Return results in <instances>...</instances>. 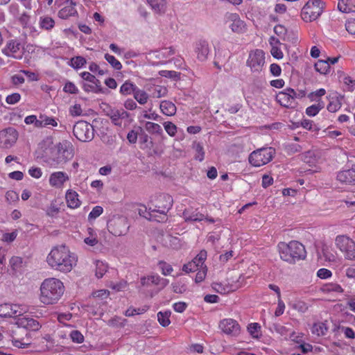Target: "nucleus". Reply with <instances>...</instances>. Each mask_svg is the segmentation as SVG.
<instances>
[{
	"label": "nucleus",
	"mask_w": 355,
	"mask_h": 355,
	"mask_svg": "<svg viewBox=\"0 0 355 355\" xmlns=\"http://www.w3.org/2000/svg\"><path fill=\"white\" fill-rule=\"evenodd\" d=\"M48 264L54 270L70 272L76 266L77 257L64 245L53 248L46 258Z\"/></svg>",
	"instance_id": "1"
},
{
	"label": "nucleus",
	"mask_w": 355,
	"mask_h": 355,
	"mask_svg": "<svg viewBox=\"0 0 355 355\" xmlns=\"http://www.w3.org/2000/svg\"><path fill=\"white\" fill-rule=\"evenodd\" d=\"M64 291L63 283L55 278H48L40 286V300L44 304L57 303Z\"/></svg>",
	"instance_id": "2"
},
{
	"label": "nucleus",
	"mask_w": 355,
	"mask_h": 355,
	"mask_svg": "<svg viewBox=\"0 0 355 355\" xmlns=\"http://www.w3.org/2000/svg\"><path fill=\"white\" fill-rule=\"evenodd\" d=\"M277 248L280 258L289 263H295L297 261L306 257L304 246L297 241H291L288 243L280 242Z\"/></svg>",
	"instance_id": "3"
},
{
	"label": "nucleus",
	"mask_w": 355,
	"mask_h": 355,
	"mask_svg": "<svg viewBox=\"0 0 355 355\" xmlns=\"http://www.w3.org/2000/svg\"><path fill=\"white\" fill-rule=\"evenodd\" d=\"M56 153L52 158L54 165H63L73 157V148L68 140H63L55 146Z\"/></svg>",
	"instance_id": "4"
},
{
	"label": "nucleus",
	"mask_w": 355,
	"mask_h": 355,
	"mask_svg": "<svg viewBox=\"0 0 355 355\" xmlns=\"http://www.w3.org/2000/svg\"><path fill=\"white\" fill-rule=\"evenodd\" d=\"M323 10L322 3L319 0H310L302 8L301 16L305 21H312L318 19Z\"/></svg>",
	"instance_id": "5"
},
{
	"label": "nucleus",
	"mask_w": 355,
	"mask_h": 355,
	"mask_svg": "<svg viewBox=\"0 0 355 355\" xmlns=\"http://www.w3.org/2000/svg\"><path fill=\"white\" fill-rule=\"evenodd\" d=\"M275 154V149L262 148L253 151L249 156V162L254 166L259 167L270 162Z\"/></svg>",
	"instance_id": "6"
},
{
	"label": "nucleus",
	"mask_w": 355,
	"mask_h": 355,
	"mask_svg": "<svg viewBox=\"0 0 355 355\" xmlns=\"http://www.w3.org/2000/svg\"><path fill=\"white\" fill-rule=\"evenodd\" d=\"M73 133L80 141L88 142L94 137V129L92 125L85 121H80L73 125Z\"/></svg>",
	"instance_id": "7"
},
{
	"label": "nucleus",
	"mask_w": 355,
	"mask_h": 355,
	"mask_svg": "<svg viewBox=\"0 0 355 355\" xmlns=\"http://www.w3.org/2000/svg\"><path fill=\"white\" fill-rule=\"evenodd\" d=\"M29 335L30 333L27 332L26 329H23L21 326L16 323L10 329V336L12 341L15 347L21 348L25 345L29 344Z\"/></svg>",
	"instance_id": "8"
},
{
	"label": "nucleus",
	"mask_w": 355,
	"mask_h": 355,
	"mask_svg": "<svg viewBox=\"0 0 355 355\" xmlns=\"http://www.w3.org/2000/svg\"><path fill=\"white\" fill-rule=\"evenodd\" d=\"M108 231L116 236L125 234L129 229L126 218L123 216L113 217L107 223Z\"/></svg>",
	"instance_id": "9"
},
{
	"label": "nucleus",
	"mask_w": 355,
	"mask_h": 355,
	"mask_svg": "<svg viewBox=\"0 0 355 355\" xmlns=\"http://www.w3.org/2000/svg\"><path fill=\"white\" fill-rule=\"evenodd\" d=\"M2 53L8 57L21 60L24 55V47L19 40L12 39L7 42L6 46L2 49Z\"/></svg>",
	"instance_id": "10"
},
{
	"label": "nucleus",
	"mask_w": 355,
	"mask_h": 355,
	"mask_svg": "<svg viewBox=\"0 0 355 355\" xmlns=\"http://www.w3.org/2000/svg\"><path fill=\"white\" fill-rule=\"evenodd\" d=\"M264 63L265 53L262 50L256 49L250 52L248 59L247 60V66L251 69L252 71H261Z\"/></svg>",
	"instance_id": "11"
},
{
	"label": "nucleus",
	"mask_w": 355,
	"mask_h": 355,
	"mask_svg": "<svg viewBox=\"0 0 355 355\" xmlns=\"http://www.w3.org/2000/svg\"><path fill=\"white\" fill-rule=\"evenodd\" d=\"M18 132L13 128H8L0 131V148H10L17 141Z\"/></svg>",
	"instance_id": "12"
},
{
	"label": "nucleus",
	"mask_w": 355,
	"mask_h": 355,
	"mask_svg": "<svg viewBox=\"0 0 355 355\" xmlns=\"http://www.w3.org/2000/svg\"><path fill=\"white\" fill-rule=\"evenodd\" d=\"M219 327L227 335L236 336L240 334V325L236 320L232 318L221 320Z\"/></svg>",
	"instance_id": "13"
},
{
	"label": "nucleus",
	"mask_w": 355,
	"mask_h": 355,
	"mask_svg": "<svg viewBox=\"0 0 355 355\" xmlns=\"http://www.w3.org/2000/svg\"><path fill=\"white\" fill-rule=\"evenodd\" d=\"M24 309L17 304L5 303L0 304L1 318H15L21 315Z\"/></svg>",
	"instance_id": "14"
},
{
	"label": "nucleus",
	"mask_w": 355,
	"mask_h": 355,
	"mask_svg": "<svg viewBox=\"0 0 355 355\" xmlns=\"http://www.w3.org/2000/svg\"><path fill=\"white\" fill-rule=\"evenodd\" d=\"M173 205V198L167 194L160 195L157 198V203L153 211L159 212L166 215Z\"/></svg>",
	"instance_id": "15"
},
{
	"label": "nucleus",
	"mask_w": 355,
	"mask_h": 355,
	"mask_svg": "<svg viewBox=\"0 0 355 355\" xmlns=\"http://www.w3.org/2000/svg\"><path fill=\"white\" fill-rule=\"evenodd\" d=\"M17 321V324L28 333L29 331H38L42 327L37 320L31 318L23 317L19 318Z\"/></svg>",
	"instance_id": "16"
},
{
	"label": "nucleus",
	"mask_w": 355,
	"mask_h": 355,
	"mask_svg": "<svg viewBox=\"0 0 355 355\" xmlns=\"http://www.w3.org/2000/svg\"><path fill=\"white\" fill-rule=\"evenodd\" d=\"M337 180L343 184H355V165L352 168L340 171Z\"/></svg>",
	"instance_id": "17"
},
{
	"label": "nucleus",
	"mask_w": 355,
	"mask_h": 355,
	"mask_svg": "<svg viewBox=\"0 0 355 355\" xmlns=\"http://www.w3.org/2000/svg\"><path fill=\"white\" fill-rule=\"evenodd\" d=\"M209 51L210 49L207 41L200 40L196 43L195 52L200 61H205L207 59Z\"/></svg>",
	"instance_id": "18"
},
{
	"label": "nucleus",
	"mask_w": 355,
	"mask_h": 355,
	"mask_svg": "<svg viewBox=\"0 0 355 355\" xmlns=\"http://www.w3.org/2000/svg\"><path fill=\"white\" fill-rule=\"evenodd\" d=\"M67 180L69 176L67 173L62 171L54 172L50 175L49 184L52 187L60 188Z\"/></svg>",
	"instance_id": "19"
},
{
	"label": "nucleus",
	"mask_w": 355,
	"mask_h": 355,
	"mask_svg": "<svg viewBox=\"0 0 355 355\" xmlns=\"http://www.w3.org/2000/svg\"><path fill=\"white\" fill-rule=\"evenodd\" d=\"M327 98L329 101L327 107L328 111L336 112L341 107L343 96L338 95L336 93H334L330 94Z\"/></svg>",
	"instance_id": "20"
},
{
	"label": "nucleus",
	"mask_w": 355,
	"mask_h": 355,
	"mask_svg": "<svg viewBox=\"0 0 355 355\" xmlns=\"http://www.w3.org/2000/svg\"><path fill=\"white\" fill-rule=\"evenodd\" d=\"M230 19L232 23L230 25V28L233 32L235 33H243L245 30V24L241 20L239 15L233 14L231 15Z\"/></svg>",
	"instance_id": "21"
},
{
	"label": "nucleus",
	"mask_w": 355,
	"mask_h": 355,
	"mask_svg": "<svg viewBox=\"0 0 355 355\" xmlns=\"http://www.w3.org/2000/svg\"><path fill=\"white\" fill-rule=\"evenodd\" d=\"M67 3V4L58 12V16L62 19H67L71 16L77 15V10L75 8L76 3L71 1L70 3Z\"/></svg>",
	"instance_id": "22"
},
{
	"label": "nucleus",
	"mask_w": 355,
	"mask_h": 355,
	"mask_svg": "<svg viewBox=\"0 0 355 355\" xmlns=\"http://www.w3.org/2000/svg\"><path fill=\"white\" fill-rule=\"evenodd\" d=\"M277 100L281 105L286 107H293L294 104L292 100V96L290 92H286V89L283 92H280L277 95Z\"/></svg>",
	"instance_id": "23"
},
{
	"label": "nucleus",
	"mask_w": 355,
	"mask_h": 355,
	"mask_svg": "<svg viewBox=\"0 0 355 355\" xmlns=\"http://www.w3.org/2000/svg\"><path fill=\"white\" fill-rule=\"evenodd\" d=\"M336 245L344 252L347 248L354 246V241L346 236L340 235L336 238Z\"/></svg>",
	"instance_id": "24"
},
{
	"label": "nucleus",
	"mask_w": 355,
	"mask_h": 355,
	"mask_svg": "<svg viewBox=\"0 0 355 355\" xmlns=\"http://www.w3.org/2000/svg\"><path fill=\"white\" fill-rule=\"evenodd\" d=\"M152 9L157 13H164L166 9V0H147Z\"/></svg>",
	"instance_id": "25"
},
{
	"label": "nucleus",
	"mask_w": 355,
	"mask_h": 355,
	"mask_svg": "<svg viewBox=\"0 0 355 355\" xmlns=\"http://www.w3.org/2000/svg\"><path fill=\"white\" fill-rule=\"evenodd\" d=\"M212 288L217 293L224 295L234 291L233 286L230 284L214 282L211 284Z\"/></svg>",
	"instance_id": "26"
},
{
	"label": "nucleus",
	"mask_w": 355,
	"mask_h": 355,
	"mask_svg": "<svg viewBox=\"0 0 355 355\" xmlns=\"http://www.w3.org/2000/svg\"><path fill=\"white\" fill-rule=\"evenodd\" d=\"M160 109L162 113L166 116H173L176 112V107L171 101H163L160 103Z\"/></svg>",
	"instance_id": "27"
},
{
	"label": "nucleus",
	"mask_w": 355,
	"mask_h": 355,
	"mask_svg": "<svg viewBox=\"0 0 355 355\" xmlns=\"http://www.w3.org/2000/svg\"><path fill=\"white\" fill-rule=\"evenodd\" d=\"M78 193L76 191H68L66 193V200L67 205L70 208H77L80 205V201L78 198Z\"/></svg>",
	"instance_id": "28"
},
{
	"label": "nucleus",
	"mask_w": 355,
	"mask_h": 355,
	"mask_svg": "<svg viewBox=\"0 0 355 355\" xmlns=\"http://www.w3.org/2000/svg\"><path fill=\"white\" fill-rule=\"evenodd\" d=\"M182 216L185 221H201L204 220L205 216L199 212H191L189 209H185Z\"/></svg>",
	"instance_id": "29"
},
{
	"label": "nucleus",
	"mask_w": 355,
	"mask_h": 355,
	"mask_svg": "<svg viewBox=\"0 0 355 355\" xmlns=\"http://www.w3.org/2000/svg\"><path fill=\"white\" fill-rule=\"evenodd\" d=\"M320 289L324 293H329L331 292L341 293L344 291L343 288L340 284L332 282L322 285Z\"/></svg>",
	"instance_id": "30"
},
{
	"label": "nucleus",
	"mask_w": 355,
	"mask_h": 355,
	"mask_svg": "<svg viewBox=\"0 0 355 355\" xmlns=\"http://www.w3.org/2000/svg\"><path fill=\"white\" fill-rule=\"evenodd\" d=\"M137 87L130 80H126L120 87L119 92L123 96L134 94Z\"/></svg>",
	"instance_id": "31"
},
{
	"label": "nucleus",
	"mask_w": 355,
	"mask_h": 355,
	"mask_svg": "<svg viewBox=\"0 0 355 355\" xmlns=\"http://www.w3.org/2000/svg\"><path fill=\"white\" fill-rule=\"evenodd\" d=\"M173 54H174V51L173 49H170L169 51H167V49H166L164 50V51H150L148 53V57L150 59L157 58V59L160 60V59L166 58H167V56H168L170 55H173Z\"/></svg>",
	"instance_id": "32"
},
{
	"label": "nucleus",
	"mask_w": 355,
	"mask_h": 355,
	"mask_svg": "<svg viewBox=\"0 0 355 355\" xmlns=\"http://www.w3.org/2000/svg\"><path fill=\"white\" fill-rule=\"evenodd\" d=\"M301 159L306 164H309V166H315L316 164L317 159L315 156V154L313 151L308 150L304 153L301 155Z\"/></svg>",
	"instance_id": "33"
},
{
	"label": "nucleus",
	"mask_w": 355,
	"mask_h": 355,
	"mask_svg": "<svg viewBox=\"0 0 355 355\" xmlns=\"http://www.w3.org/2000/svg\"><path fill=\"white\" fill-rule=\"evenodd\" d=\"M171 312L170 311H159L157 313V319L159 322V324L162 327H167L170 324V316H171Z\"/></svg>",
	"instance_id": "34"
},
{
	"label": "nucleus",
	"mask_w": 355,
	"mask_h": 355,
	"mask_svg": "<svg viewBox=\"0 0 355 355\" xmlns=\"http://www.w3.org/2000/svg\"><path fill=\"white\" fill-rule=\"evenodd\" d=\"M133 94L135 99L141 105H144L147 103L148 96L144 90H141L137 87Z\"/></svg>",
	"instance_id": "35"
},
{
	"label": "nucleus",
	"mask_w": 355,
	"mask_h": 355,
	"mask_svg": "<svg viewBox=\"0 0 355 355\" xmlns=\"http://www.w3.org/2000/svg\"><path fill=\"white\" fill-rule=\"evenodd\" d=\"M312 333L317 336H324L327 331V327L323 322L315 323L312 327Z\"/></svg>",
	"instance_id": "36"
},
{
	"label": "nucleus",
	"mask_w": 355,
	"mask_h": 355,
	"mask_svg": "<svg viewBox=\"0 0 355 355\" xmlns=\"http://www.w3.org/2000/svg\"><path fill=\"white\" fill-rule=\"evenodd\" d=\"M315 69L317 71H318L319 73H320L321 74H326L328 71L329 70V62H327L326 60H318L315 64Z\"/></svg>",
	"instance_id": "37"
},
{
	"label": "nucleus",
	"mask_w": 355,
	"mask_h": 355,
	"mask_svg": "<svg viewBox=\"0 0 355 355\" xmlns=\"http://www.w3.org/2000/svg\"><path fill=\"white\" fill-rule=\"evenodd\" d=\"M348 0H340L338 3V10L344 13H349L355 11V6L347 3Z\"/></svg>",
	"instance_id": "38"
},
{
	"label": "nucleus",
	"mask_w": 355,
	"mask_h": 355,
	"mask_svg": "<svg viewBox=\"0 0 355 355\" xmlns=\"http://www.w3.org/2000/svg\"><path fill=\"white\" fill-rule=\"evenodd\" d=\"M145 128L150 133L162 134L163 131L159 124L150 121L146 123Z\"/></svg>",
	"instance_id": "39"
},
{
	"label": "nucleus",
	"mask_w": 355,
	"mask_h": 355,
	"mask_svg": "<svg viewBox=\"0 0 355 355\" xmlns=\"http://www.w3.org/2000/svg\"><path fill=\"white\" fill-rule=\"evenodd\" d=\"M105 59L114 69L120 70L122 68L121 63L114 56L106 53L105 54Z\"/></svg>",
	"instance_id": "40"
},
{
	"label": "nucleus",
	"mask_w": 355,
	"mask_h": 355,
	"mask_svg": "<svg viewBox=\"0 0 355 355\" xmlns=\"http://www.w3.org/2000/svg\"><path fill=\"white\" fill-rule=\"evenodd\" d=\"M55 25L54 20L49 17H42L40 19V26L43 29L50 30Z\"/></svg>",
	"instance_id": "41"
},
{
	"label": "nucleus",
	"mask_w": 355,
	"mask_h": 355,
	"mask_svg": "<svg viewBox=\"0 0 355 355\" xmlns=\"http://www.w3.org/2000/svg\"><path fill=\"white\" fill-rule=\"evenodd\" d=\"M107 115L111 119L112 122L118 126H121V121L120 119V114L118 110H111Z\"/></svg>",
	"instance_id": "42"
},
{
	"label": "nucleus",
	"mask_w": 355,
	"mask_h": 355,
	"mask_svg": "<svg viewBox=\"0 0 355 355\" xmlns=\"http://www.w3.org/2000/svg\"><path fill=\"white\" fill-rule=\"evenodd\" d=\"M193 148L196 152V155L195 156L196 159L202 162L205 158V151L202 145L200 143H194Z\"/></svg>",
	"instance_id": "43"
},
{
	"label": "nucleus",
	"mask_w": 355,
	"mask_h": 355,
	"mask_svg": "<svg viewBox=\"0 0 355 355\" xmlns=\"http://www.w3.org/2000/svg\"><path fill=\"white\" fill-rule=\"evenodd\" d=\"M71 62L72 67L74 69H79L86 64V60L82 56H76L71 58Z\"/></svg>",
	"instance_id": "44"
},
{
	"label": "nucleus",
	"mask_w": 355,
	"mask_h": 355,
	"mask_svg": "<svg viewBox=\"0 0 355 355\" xmlns=\"http://www.w3.org/2000/svg\"><path fill=\"white\" fill-rule=\"evenodd\" d=\"M172 290L175 293L182 294L187 291V286L182 282H174L171 284Z\"/></svg>",
	"instance_id": "45"
},
{
	"label": "nucleus",
	"mask_w": 355,
	"mask_h": 355,
	"mask_svg": "<svg viewBox=\"0 0 355 355\" xmlns=\"http://www.w3.org/2000/svg\"><path fill=\"white\" fill-rule=\"evenodd\" d=\"M260 329H261L260 325L257 322L251 323L248 327V330L250 334L253 338H259Z\"/></svg>",
	"instance_id": "46"
},
{
	"label": "nucleus",
	"mask_w": 355,
	"mask_h": 355,
	"mask_svg": "<svg viewBox=\"0 0 355 355\" xmlns=\"http://www.w3.org/2000/svg\"><path fill=\"white\" fill-rule=\"evenodd\" d=\"M158 266L162 270V275L165 276L170 275L173 270L172 266L164 261H159Z\"/></svg>",
	"instance_id": "47"
},
{
	"label": "nucleus",
	"mask_w": 355,
	"mask_h": 355,
	"mask_svg": "<svg viewBox=\"0 0 355 355\" xmlns=\"http://www.w3.org/2000/svg\"><path fill=\"white\" fill-rule=\"evenodd\" d=\"M286 92H290V94H291L293 103L296 98H302L306 95V92L304 90L295 91L291 87L286 88Z\"/></svg>",
	"instance_id": "48"
},
{
	"label": "nucleus",
	"mask_w": 355,
	"mask_h": 355,
	"mask_svg": "<svg viewBox=\"0 0 355 355\" xmlns=\"http://www.w3.org/2000/svg\"><path fill=\"white\" fill-rule=\"evenodd\" d=\"M291 306L293 309L297 310L299 312L304 313L308 309L307 304L302 301H295L292 303Z\"/></svg>",
	"instance_id": "49"
},
{
	"label": "nucleus",
	"mask_w": 355,
	"mask_h": 355,
	"mask_svg": "<svg viewBox=\"0 0 355 355\" xmlns=\"http://www.w3.org/2000/svg\"><path fill=\"white\" fill-rule=\"evenodd\" d=\"M153 209L151 208H149V211L147 210V208L146 206L142 205L140 206V207L138 209V214L139 216L144 217L146 219L151 220L152 218V213Z\"/></svg>",
	"instance_id": "50"
},
{
	"label": "nucleus",
	"mask_w": 355,
	"mask_h": 355,
	"mask_svg": "<svg viewBox=\"0 0 355 355\" xmlns=\"http://www.w3.org/2000/svg\"><path fill=\"white\" fill-rule=\"evenodd\" d=\"M69 336L74 343H82L84 341L83 335L78 330H73L71 331Z\"/></svg>",
	"instance_id": "51"
},
{
	"label": "nucleus",
	"mask_w": 355,
	"mask_h": 355,
	"mask_svg": "<svg viewBox=\"0 0 355 355\" xmlns=\"http://www.w3.org/2000/svg\"><path fill=\"white\" fill-rule=\"evenodd\" d=\"M207 259V252L205 250H201L200 253L192 260L193 261H196V264L198 265V267H202L205 261Z\"/></svg>",
	"instance_id": "52"
},
{
	"label": "nucleus",
	"mask_w": 355,
	"mask_h": 355,
	"mask_svg": "<svg viewBox=\"0 0 355 355\" xmlns=\"http://www.w3.org/2000/svg\"><path fill=\"white\" fill-rule=\"evenodd\" d=\"M162 76L178 80L180 78V73L175 71L163 70L159 72Z\"/></svg>",
	"instance_id": "53"
},
{
	"label": "nucleus",
	"mask_w": 355,
	"mask_h": 355,
	"mask_svg": "<svg viewBox=\"0 0 355 355\" xmlns=\"http://www.w3.org/2000/svg\"><path fill=\"white\" fill-rule=\"evenodd\" d=\"M164 126L165 130L170 136L173 137L175 135L177 127L174 123L170 121L165 122Z\"/></svg>",
	"instance_id": "54"
},
{
	"label": "nucleus",
	"mask_w": 355,
	"mask_h": 355,
	"mask_svg": "<svg viewBox=\"0 0 355 355\" xmlns=\"http://www.w3.org/2000/svg\"><path fill=\"white\" fill-rule=\"evenodd\" d=\"M107 271V266L103 262L98 261L96 263V276L99 279L101 278Z\"/></svg>",
	"instance_id": "55"
},
{
	"label": "nucleus",
	"mask_w": 355,
	"mask_h": 355,
	"mask_svg": "<svg viewBox=\"0 0 355 355\" xmlns=\"http://www.w3.org/2000/svg\"><path fill=\"white\" fill-rule=\"evenodd\" d=\"M302 150V147L297 144H288L286 146V150L288 154H293L297 152H300Z\"/></svg>",
	"instance_id": "56"
},
{
	"label": "nucleus",
	"mask_w": 355,
	"mask_h": 355,
	"mask_svg": "<svg viewBox=\"0 0 355 355\" xmlns=\"http://www.w3.org/2000/svg\"><path fill=\"white\" fill-rule=\"evenodd\" d=\"M198 265L196 264V261H190L184 265H183L182 266V270L185 272H194L196 270H198Z\"/></svg>",
	"instance_id": "57"
},
{
	"label": "nucleus",
	"mask_w": 355,
	"mask_h": 355,
	"mask_svg": "<svg viewBox=\"0 0 355 355\" xmlns=\"http://www.w3.org/2000/svg\"><path fill=\"white\" fill-rule=\"evenodd\" d=\"M21 99V95L19 93H13L10 95H8L6 98V101L7 103L10 105H14L17 103H18Z\"/></svg>",
	"instance_id": "58"
},
{
	"label": "nucleus",
	"mask_w": 355,
	"mask_h": 355,
	"mask_svg": "<svg viewBox=\"0 0 355 355\" xmlns=\"http://www.w3.org/2000/svg\"><path fill=\"white\" fill-rule=\"evenodd\" d=\"M10 264L13 270H17L21 266L22 259L19 257H12L10 260Z\"/></svg>",
	"instance_id": "59"
},
{
	"label": "nucleus",
	"mask_w": 355,
	"mask_h": 355,
	"mask_svg": "<svg viewBox=\"0 0 355 355\" xmlns=\"http://www.w3.org/2000/svg\"><path fill=\"white\" fill-rule=\"evenodd\" d=\"M64 92L69 94H77L78 92V89L76 86L71 82H67L64 88Z\"/></svg>",
	"instance_id": "60"
},
{
	"label": "nucleus",
	"mask_w": 355,
	"mask_h": 355,
	"mask_svg": "<svg viewBox=\"0 0 355 355\" xmlns=\"http://www.w3.org/2000/svg\"><path fill=\"white\" fill-rule=\"evenodd\" d=\"M103 207L101 206H96L93 208L92 211L89 214V219H95L98 217L103 213Z\"/></svg>",
	"instance_id": "61"
},
{
	"label": "nucleus",
	"mask_w": 355,
	"mask_h": 355,
	"mask_svg": "<svg viewBox=\"0 0 355 355\" xmlns=\"http://www.w3.org/2000/svg\"><path fill=\"white\" fill-rule=\"evenodd\" d=\"M347 31L352 35L355 34V19H351L347 21L345 24Z\"/></svg>",
	"instance_id": "62"
},
{
	"label": "nucleus",
	"mask_w": 355,
	"mask_h": 355,
	"mask_svg": "<svg viewBox=\"0 0 355 355\" xmlns=\"http://www.w3.org/2000/svg\"><path fill=\"white\" fill-rule=\"evenodd\" d=\"M274 32L279 37H282L286 35L287 30L284 26L278 24L274 27Z\"/></svg>",
	"instance_id": "63"
},
{
	"label": "nucleus",
	"mask_w": 355,
	"mask_h": 355,
	"mask_svg": "<svg viewBox=\"0 0 355 355\" xmlns=\"http://www.w3.org/2000/svg\"><path fill=\"white\" fill-rule=\"evenodd\" d=\"M344 252L347 259H355V243L354 242V246L347 248Z\"/></svg>",
	"instance_id": "64"
}]
</instances>
